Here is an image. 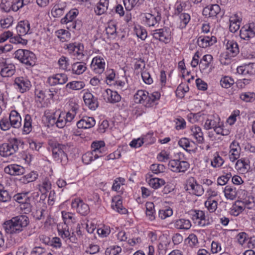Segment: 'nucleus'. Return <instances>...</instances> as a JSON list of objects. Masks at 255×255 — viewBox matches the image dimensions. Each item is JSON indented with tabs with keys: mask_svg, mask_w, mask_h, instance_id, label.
Masks as SVG:
<instances>
[{
	"mask_svg": "<svg viewBox=\"0 0 255 255\" xmlns=\"http://www.w3.org/2000/svg\"><path fill=\"white\" fill-rule=\"evenodd\" d=\"M213 60L211 55L207 54L204 55L199 63V68L201 71H204L209 67Z\"/></svg>",
	"mask_w": 255,
	"mask_h": 255,
	"instance_id": "473e14b6",
	"label": "nucleus"
},
{
	"mask_svg": "<svg viewBox=\"0 0 255 255\" xmlns=\"http://www.w3.org/2000/svg\"><path fill=\"white\" fill-rule=\"evenodd\" d=\"M46 253L44 248L41 247H35L33 248L30 252L31 255H42Z\"/></svg>",
	"mask_w": 255,
	"mask_h": 255,
	"instance_id": "e2e57ef3",
	"label": "nucleus"
},
{
	"mask_svg": "<svg viewBox=\"0 0 255 255\" xmlns=\"http://www.w3.org/2000/svg\"><path fill=\"white\" fill-rule=\"evenodd\" d=\"M172 214V210L170 208L165 210H160L158 213L159 217L161 219H165L167 217H170Z\"/></svg>",
	"mask_w": 255,
	"mask_h": 255,
	"instance_id": "603ef678",
	"label": "nucleus"
},
{
	"mask_svg": "<svg viewBox=\"0 0 255 255\" xmlns=\"http://www.w3.org/2000/svg\"><path fill=\"white\" fill-rule=\"evenodd\" d=\"M17 34L24 36L27 34L30 30V23L27 20L20 21L16 27Z\"/></svg>",
	"mask_w": 255,
	"mask_h": 255,
	"instance_id": "b1692460",
	"label": "nucleus"
},
{
	"mask_svg": "<svg viewBox=\"0 0 255 255\" xmlns=\"http://www.w3.org/2000/svg\"><path fill=\"white\" fill-rule=\"evenodd\" d=\"M23 142L20 139L12 138L8 142L3 143L0 145V155L3 157H8L13 155L18 151L19 148H23Z\"/></svg>",
	"mask_w": 255,
	"mask_h": 255,
	"instance_id": "f03ea898",
	"label": "nucleus"
},
{
	"mask_svg": "<svg viewBox=\"0 0 255 255\" xmlns=\"http://www.w3.org/2000/svg\"><path fill=\"white\" fill-rule=\"evenodd\" d=\"M86 64L83 62H76L72 65V69L73 73L80 75L82 74L86 70Z\"/></svg>",
	"mask_w": 255,
	"mask_h": 255,
	"instance_id": "72a5a7b5",
	"label": "nucleus"
},
{
	"mask_svg": "<svg viewBox=\"0 0 255 255\" xmlns=\"http://www.w3.org/2000/svg\"><path fill=\"white\" fill-rule=\"evenodd\" d=\"M9 121L10 125L14 128H18L21 126V118L20 115L15 110L11 111L9 116Z\"/></svg>",
	"mask_w": 255,
	"mask_h": 255,
	"instance_id": "5701e85b",
	"label": "nucleus"
},
{
	"mask_svg": "<svg viewBox=\"0 0 255 255\" xmlns=\"http://www.w3.org/2000/svg\"><path fill=\"white\" fill-rule=\"evenodd\" d=\"M224 192L225 197L230 200H234L237 196V191L236 188L232 186H226Z\"/></svg>",
	"mask_w": 255,
	"mask_h": 255,
	"instance_id": "c756f323",
	"label": "nucleus"
},
{
	"mask_svg": "<svg viewBox=\"0 0 255 255\" xmlns=\"http://www.w3.org/2000/svg\"><path fill=\"white\" fill-rule=\"evenodd\" d=\"M146 181L150 187L154 189H158L165 184V181L160 178L153 177L152 174L147 173L145 176Z\"/></svg>",
	"mask_w": 255,
	"mask_h": 255,
	"instance_id": "dca6fc26",
	"label": "nucleus"
},
{
	"mask_svg": "<svg viewBox=\"0 0 255 255\" xmlns=\"http://www.w3.org/2000/svg\"><path fill=\"white\" fill-rule=\"evenodd\" d=\"M122 249L119 246H112L108 248L106 251L105 254L106 255H117L121 252Z\"/></svg>",
	"mask_w": 255,
	"mask_h": 255,
	"instance_id": "49530a36",
	"label": "nucleus"
},
{
	"mask_svg": "<svg viewBox=\"0 0 255 255\" xmlns=\"http://www.w3.org/2000/svg\"><path fill=\"white\" fill-rule=\"evenodd\" d=\"M38 175L34 172H31L23 177L22 182H30L35 180L37 178ZM22 180V179H20Z\"/></svg>",
	"mask_w": 255,
	"mask_h": 255,
	"instance_id": "3c124183",
	"label": "nucleus"
},
{
	"mask_svg": "<svg viewBox=\"0 0 255 255\" xmlns=\"http://www.w3.org/2000/svg\"><path fill=\"white\" fill-rule=\"evenodd\" d=\"M153 13L145 14V22L149 26H153L158 23L161 19V12L156 8L154 9Z\"/></svg>",
	"mask_w": 255,
	"mask_h": 255,
	"instance_id": "9d476101",
	"label": "nucleus"
},
{
	"mask_svg": "<svg viewBox=\"0 0 255 255\" xmlns=\"http://www.w3.org/2000/svg\"><path fill=\"white\" fill-rule=\"evenodd\" d=\"M244 210L243 205H238L235 204L231 209V214L234 216H238Z\"/></svg>",
	"mask_w": 255,
	"mask_h": 255,
	"instance_id": "052dcab7",
	"label": "nucleus"
},
{
	"mask_svg": "<svg viewBox=\"0 0 255 255\" xmlns=\"http://www.w3.org/2000/svg\"><path fill=\"white\" fill-rule=\"evenodd\" d=\"M192 216L193 220L200 227H204L209 224L208 222L206 220L205 213L202 211H194Z\"/></svg>",
	"mask_w": 255,
	"mask_h": 255,
	"instance_id": "2eb2a0df",
	"label": "nucleus"
},
{
	"mask_svg": "<svg viewBox=\"0 0 255 255\" xmlns=\"http://www.w3.org/2000/svg\"><path fill=\"white\" fill-rule=\"evenodd\" d=\"M197 182L194 178L190 177L187 181V184L186 185V190L189 191V192L192 194V192L193 191L195 187V185H197Z\"/></svg>",
	"mask_w": 255,
	"mask_h": 255,
	"instance_id": "09e8293b",
	"label": "nucleus"
},
{
	"mask_svg": "<svg viewBox=\"0 0 255 255\" xmlns=\"http://www.w3.org/2000/svg\"><path fill=\"white\" fill-rule=\"evenodd\" d=\"M78 12L76 11H70L61 19V22L62 24L66 23L69 21H74L75 19Z\"/></svg>",
	"mask_w": 255,
	"mask_h": 255,
	"instance_id": "ea45409f",
	"label": "nucleus"
},
{
	"mask_svg": "<svg viewBox=\"0 0 255 255\" xmlns=\"http://www.w3.org/2000/svg\"><path fill=\"white\" fill-rule=\"evenodd\" d=\"M2 188L0 189V201L5 202L9 201L10 200V196L6 190L2 189Z\"/></svg>",
	"mask_w": 255,
	"mask_h": 255,
	"instance_id": "6e6d98bb",
	"label": "nucleus"
},
{
	"mask_svg": "<svg viewBox=\"0 0 255 255\" xmlns=\"http://www.w3.org/2000/svg\"><path fill=\"white\" fill-rule=\"evenodd\" d=\"M28 192L18 193L13 196V199L18 202L20 205L26 201H30V198L27 196Z\"/></svg>",
	"mask_w": 255,
	"mask_h": 255,
	"instance_id": "f704fd0d",
	"label": "nucleus"
},
{
	"mask_svg": "<svg viewBox=\"0 0 255 255\" xmlns=\"http://www.w3.org/2000/svg\"><path fill=\"white\" fill-rule=\"evenodd\" d=\"M192 134L196 139L197 141L199 143H202L204 139L203 137V133L202 131L201 128L198 126H194L191 129Z\"/></svg>",
	"mask_w": 255,
	"mask_h": 255,
	"instance_id": "c85d7f7f",
	"label": "nucleus"
},
{
	"mask_svg": "<svg viewBox=\"0 0 255 255\" xmlns=\"http://www.w3.org/2000/svg\"><path fill=\"white\" fill-rule=\"evenodd\" d=\"M66 124H67L65 119V116H62L61 114L58 115V118L56 122V125L58 128H63Z\"/></svg>",
	"mask_w": 255,
	"mask_h": 255,
	"instance_id": "680f3d73",
	"label": "nucleus"
},
{
	"mask_svg": "<svg viewBox=\"0 0 255 255\" xmlns=\"http://www.w3.org/2000/svg\"><path fill=\"white\" fill-rule=\"evenodd\" d=\"M0 64H1V69L0 74L3 77H8L12 76L15 71V67L13 64H7L6 60L3 58H0Z\"/></svg>",
	"mask_w": 255,
	"mask_h": 255,
	"instance_id": "1a4fd4ad",
	"label": "nucleus"
},
{
	"mask_svg": "<svg viewBox=\"0 0 255 255\" xmlns=\"http://www.w3.org/2000/svg\"><path fill=\"white\" fill-rule=\"evenodd\" d=\"M221 11V8L218 4H211L204 8L202 13L208 17L216 16Z\"/></svg>",
	"mask_w": 255,
	"mask_h": 255,
	"instance_id": "6ab92c4d",
	"label": "nucleus"
},
{
	"mask_svg": "<svg viewBox=\"0 0 255 255\" xmlns=\"http://www.w3.org/2000/svg\"><path fill=\"white\" fill-rule=\"evenodd\" d=\"M55 75V77L56 79L57 83L58 84H65L68 80V77L65 74L61 73V74H56Z\"/></svg>",
	"mask_w": 255,
	"mask_h": 255,
	"instance_id": "5fc2aeb1",
	"label": "nucleus"
},
{
	"mask_svg": "<svg viewBox=\"0 0 255 255\" xmlns=\"http://www.w3.org/2000/svg\"><path fill=\"white\" fill-rule=\"evenodd\" d=\"M125 8L127 10L130 11L133 7L139 5V0H123Z\"/></svg>",
	"mask_w": 255,
	"mask_h": 255,
	"instance_id": "58836bf2",
	"label": "nucleus"
},
{
	"mask_svg": "<svg viewBox=\"0 0 255 255\" xmlns=\"http://www.w3.org/2000/svg\"><path fill=\"white\" fill-rule=\"evenodd\" d=\"M91 147L93 149V151L97 153V154H102L103 159L104 158V155L107 153V149L104 141L100 140L93 142Z\"/></svg>",
	"mask_w": 255,
	"mask_h": 255,
	"instance_id": "aec40b11",
	"label": "nucleus"
},
{
	"mask_svg": "<svg viewBox=\"0 0 255 255\" xmlns=\"http://www.w3.org/2000/svg\"><path fill=\"white\" fill-rule=\"evenodd\" d=\"M187 240L188 244L192 247H194L198 243L197 236L193 234H190Z\"/></svg>",
	"mask_w": 255,
	"mask_h": 255,
	"instance_id": "69168bd1",
	"label": "nucleus"
},
{
	"mask_svg": "<svg viewBox=\"0 0 255 255\" xmlns=\"http://www.w3.org/2000/svg\"><path fill=\"white\" fill-rule=\"evenodd\" d=\"M63 219L65 224L70 225L75 222L73 214L69 212H62Z\"/></svg>",
	"mask_w": 255,
	"mask_h": 255,
	"instance_id": "79ce46f5",
	"label": "nucleus"
},
{
	"mask_svg": "<svg viewBox=\"0 0 255 255\" xmlns=\"http://www.w3.org/2000/svg\"><path fill=\"white\" fill-rule=\"evenodd\" d=\"M95 125V121L92 117H84L77 122V126L79 128H89Z\"/></svg>",
	"mask_w": 255,
	"mask_h": 255,
	"instance_id": "412c9836",
	"label": "nucleus"
},
{
	"mask_svg": "<svg viewBox=\"0 0 255 255\" xmlns=\"http://www.w3.org/2000/svg\"><path fill=\"white\" fill-rule=\"evenodd\" d=\"M0 7L5 12H9L12 10L11 2L8 1L6 0H2Z\"/></svg>",
	"mask_w": 255,
	"mask_h": 255,
	"instance_id": "bf43d9fd",
	"label": "nucleus"
},
{
	"mask_svg": "<svg viewBox=\"0 0 255 255\" xmlns=\"http://www.w3.org/2000/svg\"><path fill=\"white\" fill-rule=\"evenodd\" d=\"M11 4L12 10L14 11H17L20 8L23 6L24 4L23 0H13Z\"/></svg>",
	"mask_w": 255,
	"mask_h": 255,
	"instance_id": "13d9d810",
	"label": "nucleus"
},
{
	"mask_svg": "<svg viewBox=\"0 0 255 255\" xmlns=\"http://www.w3.org/2000/svg\"><path fill=\"white\" fill-rule=\"evenodd\" d=\"M31 118L29 115H26L25 116L24 123L23 126V131L27 134L31 130Z\"/></svg>",
	"mask_w": 255,
	"mask_h": 255,
	"instance_id": "4c0bfd02",
	"label": "nucleus"
},
{
	"mask_svg": "<svg viewBox=\"0 0 255 255\" xmlns=\"http://www.w3.org/2000/svg\"><path fill=\"white\" fill-rule=\"evenodd\" d=\"M105 63L103 58L95 57L91 64V68L97 73L101 74L105 69Z\"/></svg>",
	"mask_w": 255,
	"mask_h": 255,
	"instance_id": "f3484780",
	"label": "nucleus"
},
{
	"mask_svg": "<svg viewBox=\"0 0 255 255\" xmlns=\"http://www.w3.org/2000/svg\"><path fill=\"white\" fill-rule=\"evenodd\" d=\"M152 35L154 38L165 43H168L170 41V32L168 28L156 29L153 31Z\"/></svg>",
	"mask_w": 255,
	"mask_h": 255,
	"instance_id": "6e6552de",
	"label": "nucleus"
},
{
	"mask_svg": "<svg viewBox=\"0 0 255 255\" xmlns=\"http://www.w3.org/2000/svg\"><path fill=\"white\" fill-rule=\"evenodd\" d=\"M179 145L186 150L187 151H189L191 149H188L191 146L189 139L187 138L184 137L181 138L178 141Z\"/></svg>",
	"mask_w": 255,
	"mask_h": 255,
	"instance_id": "8fccbe9b",
	"label": "nucleus"
},
{
	"mask_svg": "<svg viewBox=\"0 0 255 255\" xmlns=\"http://www.w3.org/2000/svg\"><path fill=\"white\" fill-rule=\"evenodd\" d=\"M69 53L76 57L78 60L82 59L84 56V46L80 43H72L66 45Z\"/></svg>",
	"mask_w": 255,
	"mask_h": 255,
	"instance_id": "39448f33",
	"label": "nucleus"
},
{
	"mask_svg": "<svg viewBox=\"0 0 255 255\" xmlns=\"http://www.w3.org/2000/svg\"><path fill=\"white\" fill-rule=\"evenodd\" d=\"M240 98L246 102H251L255 100V94L251 92L243 93L240 95Z\"/></svg>",
	"mask_w": 255,
	"mask_h": 255,
	"instance_id": "a18cd8bd",
	"label": "nucleus"
},
{
	"mask_svg": "<svg viewBox=\"0 0 255 255\" xmlns=\"http://www.w3.org/2000/svg\"><path fill=\"white\" fill-rule=\"evenodd\" d=\"M234 83L233 79L230 77L225 76L222 78L220 80V84L222 87L228 88L230 87Z\"/></svg>",
	"mask_w": 255,
	"mask_h": 255,
	"instance_id": "c03bdc74",
	"label": "nucleus"
},
{
	"mask_svg": "<svg viewBox=\"0 0 255 255\" xmlns=\"http://www.w3.org/2000/svg\"><path fill=\"white\" fill-rule=\"evenodd\" d=\"M174 226L177 229L187 230L191 227L190 220L185 219H180L174 221Z\"/></svg>",
	"mask_w": 255,
	"mask_h": 255,
	"instance_id": "a878e982",
	"label": "nucleus"
},
{
	"mask_svg": "<svg viewBox=\"0 0 255 255\" xmlns=\"http://www.w3.org/2000/svg\"><path fill=\"white\" fill-rule=\"evenodd\" d=\"M226 50V53L230 57H234L239 52L238 45L234 41H229L227 42Z\"/></svg>",
	"mask_w": 255,
	"mask_h": 255,
	"instance_id": "393cba45",
	"label": "nucleus"
},
{
	"mask_svg": "<svg viewBox=\"0 0 255 255\" xmlns=\"http://www.w3.org/2000/svg\"><path fill=\"white\" fill-rule=\"evenodd\" d=\"M230 147L229 158L232 162H234L240 157L241 147L239 143L235 140L231 143Z\"/></svg>",
	"mask_w": 255,
	"mask_h": 255,
	"instance_id": "ddd939ff",
	"label": "nucleus"
},
{
	"mask_svg": "<svg viewBox=\"0 0 255 255\" xmlns=\"http://www.w3.org/2000/svg\"><path fill=\"white\" fill-rule=\"evenodd\" d=\"M5 173L10 175L16 176L22 175L24 173V168L17 164H10L4 169Z\"/></svg>",
	"mask_w": 255,
	"mask_h": 255,
	"instance_id": "a211bd4d",
	"label": "nucleus"
},
{
	"mask_svg": "<svg viewBox=\"0 0 255 255\" xmlns=\"http://www.w3.org/2000/svg\"><path fill=\"white\" fill-rule=\"evenodd\" d=\"M10 125V121L6 118H2L0 121V127L2 130H8L11 127Z\"/></svg>",
	"mask_w": 255,
	"mask_h": 255,
	"instance_id": "4d7b16f0",
	"label": "nucleus"
},
{
	"mask_svg": "<svg viewBox=\"0 0 255 255\" xmlns=\"http://www.w3.org/2000/svg\"><path fill=\"white\" fill-rule=\"evenodd\" d=\"M14 85L21 93H24L29 90L31 87L30 82L22 77L16 78Z\"/></svg>",
	"mask_w": 255,
	"mask_h": 255,
	"instance_id": "9b49d317",
	"label": "nucleus"
},
{
	"mask_svg": "<svg viewBox=\"0 0 255 255\" xmlns=\"http://www.w3.org/2000/svg\"><path fill=\"white\" fill-rule=\"evenodd\" d=\"M109 5L108 0H100L95 9L98 15H101L106 11Z\"/></svg>",
	"mask_w": 255,
	"mask_h": 255,
	"instance_id": "2f4dec72",
	"label": "nucleus"
},
{
	"mask_svg": "<svg viewBox=\"0 0 255 255\" xmlns=\"http://www.w3.org/2000/svg\"><path fill=\"white\" fill-rule=\"evenodd\" d=\"M150 169L153 173L158 174L164 172L165 167L163 164H153Z\"/></svg>",
	"mask_w": 255,
	"mask_h": 255,
	"instance_id": "de8ad7c7",
	"label": "nucleus"
},
{
	"mask_svg": "<svg viewBox=\"0 0 255 255\" xmlns=\"http://www.w3.org/2000/svg\"><path fill=\"white\" fill-rule=\"evenodd\" d=\"M245 70L247 74L253 75L255 74V63H251L245 65Z\"/></svg>",
	"mask_w": 255,
	"mask_h": 255,
	"instance_id": "774afa93",
	"label": "nucleus"
},
{
	"mask_svg": "<svg viewBox=\"0 0 255 255\" xmlns=\"http://www.w3.org/2000/svg\"><path fill=\"white\" fill-rule=\"evenodd\" d=\"M106 92L107 95V98L108 102L114 104L121 101V97L117 92L107 89L106 90Z\"/></svg>",
	"mask_w": 255,
	"mask_h": 255,
	"instance_id": "bb28decb",
	"label": "nucleus"
},
{
	"mask_svg": "<svg viewBox=\"0 0 255 255\" xmlns=\"http://www.w3.org/2000/svg\"><path fill=\"white\" fill-rule=\"evenodd\" d=\"M134 99L136 103L143 104L145 102L150 103L149 93L144 90H138L134 95Z\"/></svg>",
	"mask_w": 255,
	"mask_h": 255,
	"instance_id": "4be33fe9",
	"label": "nucleus"
},
{
	"mask_svg": "<svg viewBox=\"0 0 255 255\" xmlns=\"http://www.w3.org/2000/svg\"><path fill=\"white\" fill-rule=\"evenodd\" d=\"M198 45L202 48L210 46L209 36H200L197 40Z\"/></svg>",
	"mask_w": 255,
	"mask_h": 255,
	"instance_id": "37998d69",
	"label": "nucleus"
},
{
	"mask_svg": "<svg viewBox=\"0 0 255 255\" xmlns=\"http://www.w3.org/2000/svg\"><path fill=\"white\" fill-rule=\"evenodd\" d=\"M217 202L211 198L208 199L205 202V206L210 212H214L217 208Z\"/></svg>",
	"mask_w": 255,
	"mask_h": 255,
	"instance_id": "a19ab883",
	"label": "nucleus"
},
{
	"mask_svg": "<svg viewBox=\"0 0 255 255\" xmlns=\"http://www.w3.org/2000/svg\"><path fill=\"white\" fill-rule=\"evenodd\" d=\"M179 17L182 23L180 26L185 27L190 20V15L186 13H182L180 14Z\"/></svg>",
	"mask_w": 255,
	"mask_h": 255,
	"instance_id": "864d4df0",
	"label": "nucleus"
},
{
	"mask_svg": "<svg viewBox=\"0 0 255 255\" xmlns=\"http://www.w3.org/2000/svg\"><path fill=\"white\" fill-rule=\"evenodd\" d=\"M112 208L121 214H125L127 212L126 208H123L122 201L118 198H115L112 200Z\"/></svg>",
	"mask_w": 255,
	"mask_h": 255,
	"instance_id": "7c9ffc66",
	"label": "nucleus"
},
{
	"mask_svg": "<svg viewBox=\"0 0 255 255\" xmlns=\"http://www.w3.org/2000/svg\"><path fill=\"white\" fill-rule=\"evenodd\" d=\"M98 160L96 161V167L101 166L103 163V155L102 154H97L95 152L91 151L87 152L82 156L83 162L86 164H89L92 161Z\"/></svg>",
	"mask_w": 255,
	"mask_h": 255,
	"instance_id": "423d86ee",
	"label": "nucleus"
},
{
	"mask_svg": "<svg viewBox=\"0 0 255 255\" xmlns=\"http://www.w3.org/2000/svg\"><path fill=\"white\" fill-rule=\"evenodd\" d=\"M168 166L173 172H185L189 168V164L185 161L174 159L169 162Z\"/></svg>",
	"mask_w": 255,
	"mask_h": 255,
	"instance_id": "0eeeda50",
	"label": "nucleus"
},
{
	"mask_svg": "<svg viewBox=\"0 0 255 255\" xmlns=\"http://www.w3.org/2000/svg\"><path fill=\"white\" fill-rule=\"evenodd\" d=\"M85 86L83 81H72L66 85V87L74 90H79Z\"/></svg>",
	"mask_w": 255,
	"mask_h": 255,
	"instance_id": "c9c22d12",
	"label": "nucleus"
},
{
	"mask_svg": "<svg viewBox=\"0 0 255 255\" xmlns=\"http://www.w3.org/2000/svg\"><path fill=\"white\" fill-rule=\"evenodd\" d=\"M29 223L25 215H18L5 221L3 227L7 234H17L22 232Z\"/></svg>",
	"mask_w": 255,
	"mask_h": 255,
	"instance_id": "f257e3e1",
	"label": "nucleus"
},
{
	"mask_svg": "<svg viewBox=\"0 0 255 255\" xmlns=\"http://www.w3.org/2000/svg\"><path fill=\"white\" fill-rule=\"evenodd\" d=\"M52 156L55 160L60 162L62 165L68 162V157L66 153L67 146L64 144L54 143L52 146Z\"/></svg>",
	"mask_w": 255,
	"mask_h": 255,
	"instance_id": "20e7f679",
	"label": "nucleus"
},
{
	"mask_svg": "<svg viewBox=\"0 0 255 255\" xmlns=\"http://www.w3.org/2000/svg\"><path fill=\"white\" fill-rule=\"evenodd\" d=\"M251 32L248 29L247 26L242 27L240 31V37L244 40H249L251 38L254 37L251 35Z\"/></svg>",
	"mask_w": 255,
	"mask_h": 255,
	"instance_id": "e433bc0d",
	"label": "nucleus"
},
{
	"mask_svg": "<svg viewBox=\"0 0 255 255\" xmlns=\"http://www.w3.org/2000/svg\"><path fill=\"white\" fill-rule=\"evenodd\" d=\"M224 161L223 159L218 155L215 156L213 161H211V165L214 167H219L221 166Z\"/></svg>",
	"mask_w": 255,
	"mask_h": 255,
	"instance_id": "0e129e2a",
	"label": "nucleus"
},
{
	"mask_svg": "<svg viewBox=\"0 0 255 255\" xmlns=\"http://www.w3.org/2000/svg\"><path fill=\"white\" fill-rule=\"evenodd\" d=\"M84 102L89 108L92 110H95L99 106L98 98L94 97L90 92H86L83 96Z\"/></svg>",
	"mask_w": 255,
	"mask_h": 255,
	"instance_id": "f8f14e48",
	"label": "nucleus"
},
{
	"mask_svg": "<svg viewBox=\"0 0 255 255\" xmlns=\"http://www.w3.org/2000/svg\"><path fill=\"white\" fill-rule=\"evenodd\" d=\"M20 205V209L25 213H29L31 210V206L29 203L30 201H26Z\"/></svg>",
	"mask_w": 255,
	"mask_h": 255,
	"instance_id": "338daca9",
	"label": "nucleus"
},
{
	"mask_svg": "<svg viewBox=\"0 0 255 255\" xmlns=\"http://www.w3.org/2000/svg\"><path fill=\"white\" fill-rule=\"evenodd\" d=\"M14 58L27 66H33L36 63L35 55L28 50L18 49L14 53Z\"/></svg>",
	"mask_w": 255,
	"mask_h": 255,
	"instance_id": "7ed1b4c3",
	"label": "nucleus"
},
{
	"mask_svg": "<svg viewBox=\"0 0 255 255\" xmlns=\"http://www.w3.org/2000/svg\"><path fill=\"white\" fill-rule=\"evenodd\" d=\"M220 118L218 117H215L214 116H211L209 118H208L204 124V128L206 130H209L212 128H214L219 123Z\"/></svg>",
	"mask_w": 255,
	"mask_h": 255,
	"instance_id": "cd10ccee",
	"label": "nucleus"
},
{
	"mask_svg": "<svg viewBox=\"0 0 255 255\" xmlns=\"http://www.w3.org/2000/svg\"><path fill=\"white\" fill-rule=\"evenodd\" d=\"M73 208H76L77 212L83 216H85L89 212V207L88 204L84 203L80 199L75 200L72 202Z\"/></svg>",
	"mask_w": 255,
	"mask_h": 255,
	"instance_id": "4468645a",
	"label": "nucleus"
}]
</instances>
